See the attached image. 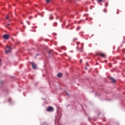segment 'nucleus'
Returning a JSON list of instances; mask_svg holds the SVG:
<instances>
[{
  "mask_svg": "<svg viewBox=\"0 0 125 125\" xmlns=\"http://www.w3.org/2000/svg\"><path fill=\"white\" fill-rule=\"evenodd\" d=\"M12 48H11V47L6 45V49L5 50V53L7 54L8 52H10V50H11Z\"/></svg>",
  "mask_w": 125,
  "mask_h": 125,
  "instance_id": "nucleus-1",
  "label": "nucleus"
},
{
  "mask_svg": "<svg viewBox=\"0 0 125 125\" xmlns=\"http://www.w3.org/2000/svg\"><path fill=\"white\" fill-rule=\"evenodd\" d=\"M47 111L48 112H52L53 111V108L51 106H49L47 107Z\"/></svg>",
  "mask_w": 125,
  "mask_h": 125,
  "instance_id": "nucleus-2",
  "label": "nucleus"
},
{
  "mask_svg": "<svg viewBox=\"0 0 125 125\" xmlns=\"http://www.w3.org/2000/svg\"><path fill=\"white\" fill-rule=\"evenodd\" d=\"M31 65L33 69H34L35 70L37 69V65L35 64V63L31 62Z\"/></svg>",
  "mask_w": 125,
  "mask_h": 125,
  "instance_id": "nucleus-3",
  "label": "nucleus"
},
{
  "mask_svg": "<svg viewBox=\"0 0 125 125\" xmlns=\"http://www.w3.org/2000/svg\"><path fill=\"white\" fill-rule=\"evenodd\" d=\"M3 37L5 40H8V39H9V36L7 34L4 35Z\"/></svg>",
  "mask_w": 125,
  "mask_h": 125,
  "instance_id": "nucleus-4",
  "label": "nucleus"
},
{
  "mask_svg": "<svg viewBox=\"0 0 125 125\" xmlns=\"http://www.w3.org/2000/svg\"><path fill=\"white\" fill-rule=\"evenodd\" d=\"M110 80L111 82H112L113 83H116V80H115V79H114V78L110 77Z\"/></svg>",
  "mask_w": 125,
  "mask_h": 125,
  "instance_id": "nucleus-5",
  "label": "nucleus"
},
{
  "mask_svg": "<svg viewBox=\"0 0 125 125\" xmlns=\"http://www.w3.org/2000/svg\"><path fill=\"white\" fill-rule=\"evenodd\" d=\"M62 74L61 73H60L57 74L58 78H62Z\"/></svg>",
  "mask_w": 125,
  "mask_h": 125,
  "instance_id": "nucleus-6",
  "label": "nucleus"
},
{
  "mask_svg": "<svg viewBox=\"0 0 125 125\" xmlns=\"http://www.w3.org/2000/svg\"><path fill=\"white\" fill-rule=\"evenodd\" d=\"M100 56H102V57H105V54L103 53L100 54Z\"/></svg>",
  "mask_w": 125,
  "mask_h": 125,
  "instance_id": "nucleus-7",
  "label": "nucleus"
},
{
  "mask_svg": "<svg viewBox=\"0 0 125 125\" xmlns=\"http://www.w3.org/2000/svg\"><path fill=\"white\" fill-rule=\"evenodd\" d=\"M51 1V0H46V3H49Z\"/></svg>",
  "mask_w": 125,
  "mask_h": 125,
  "instance_id": "nucleus-8",
  "label": "nucleus"
},
{
  "mask_svg": "<svg viewBox=\"0 0 125 125\" xmlns=\"http://www.w3.org/2000/svg\"><path fill=\"white\" fill-rule=\"evenodd\" d=\"M5 19H9V16L7 15V16H6Z\"/></svg>",
  "mask_w": 125,
  "mask_h": 125,
  "instance_id": "nucleus-9",
  "label": "nucleus"
},
{
  "mask_svg": "<svg viewBox=\"0 0 125 125\" xmlns=\"http://www.w3.org/2000/svg\"><path fill=\"white\" fill-rule=\"evenodd\" d=\"M80 29H81V27H80V26H78V27L77 28V30H80Z\"/></svg>",
  "mask_w": 125,
  "mask_h": 125,
  "instance_id": "nucleus-10",
  "label": "nucleus"
},
{
  "mask_svg": "<svg viewBox=\"0 0 125 125\" xmlns=\"http://www.w3.org/2000/svg\"><path fill=\"white\" fill-rule=\"evenodd\" d=\"M76 43L78 45H79L80 44V42H77Z\"/></svg>",
  "mask_w": 125,
  "mask_h": 125,
  "instance_id": "nucleus-11",
  "label": "nucleus"
},
{
  "mask_svg": "<svg viewBox=\"0 0 125 125\" xmlns=\"http://www.w3.org/2000/svg\"><path fill=\"white\" fill-rule=\"evenodd\" d=\"M98 1H103V0H97Z\"/></svg>",
  "mask_w": 125,
  "mask_h": 125,
  "instance_id": "nucleus-12",
  "label": "nucleus"
},
{
  "mask_svg": "<svg viewBox=\"0 0 125 125\" xmlns=\"http://www.w3.org/2000/svg\"><path fill=\"white\" fill-rule=\"evenodd\" d=\"M104 12L106 13V12H107V11H106V10H104Z\"/></svg>",
  "mask_w": 125,
  "mask_h": 125,
  "instance_id": "nucleus-13",
  "label": "nucleus"
},
{
  "mask_svg": "<svg viewBox=\"0 0 125 125\" xmlns=\"http://www.w3.org/2000/svg\"><path fill=\"white\" fill-rule=\"evenodd\" d=\"M9 24H7L6 25V27H8V26H9Z\"/></svg>",
  "mask_w": 125,
  "mask_h": 125,
  "instance_id": "nucleus-14",
  "label": "nucleus"
},
{
  "mask_svg": "<svg viewBox=\"0 0 125 125\" xmlns=\"http://www.w3.org/2000/svg\"><path fill=\"white\" fill-rule=\"evenodd\" d=\"M27 24H28V25H30V22L27 21Z\"/></svg>",
  "mask_w": 125,
  "mask_h": 125,
  "instance_id": "nucleus-15",
  "label": "nucleus"
},
{
  "mask_svg": "<svg viewBox=\"0 0 125 125\" xmlns=\"http://www.w3.org/2000/svg\"><path fill=\"white\" fill-rule=\"evenodd\" d=\"M80 63H82V62H83V60H80Z\"/></svg>",
  "mask_w": 125,
  "mask_h": 125,
  "instance_id": "nucleus-16",
  "label": "nucleus"
},
{
  "mask_svg": "<svg viewBox=\"0 0 125 125\" xmlns=\"http://www.w3.org/2000/svg\"><path fill=\"white\" fill-rule=\"evenodd\" d=\"M84 69H85V70H87V67H85L84 68Z\"/></svg>",
  "mask_w": 125,
  "mask_h": 125,
  "instance_id": "nucleus-17",
  "label": "nucleus"
},
{
  "mask_svg": "<svg viewBox=\"0 0 125 125\" xmlns=\"http://www.w3.org/2000/svg\"><path fill=\"white\" fill-rule=\"evenodd\" d=\"M86 65H87V66H88V63L87 62V63H86Z\"/></svg>",
  "mask_w": 125,
  "mask_h": 125,
  "instance_id": "nucleus-18",
  "label": "nucleus"
},
{
  "mask_svg": "<svg viewBox=\"0 0 125 125\" xmlns=\"http://www.w3.org/2000/svg\"><path fill=\"white\" fill-rule=\"evenodd\" d=\"M10 21H11V20H9V22H10Z\"/></svg>",
  "mask_w": 125,
  "mask_h": 125,
  "instance_id": "nucleus-19",
  "label": "nucleus"
},
{
  "mask_svg": "<svg viewBox=\"0 0 125 125\" xmlns=\"http://www.w3.org/2000/svg\"><path fill=\"white\" fill-rule=\"evenodd\" d=\"M0 62H1V60H0Z\"/></svg>",
  "mask_w": 125,
  "mask_h": 125,
  "instance_id": "nucleus-20",
  "label": "nucleus"
}]
</instances>
